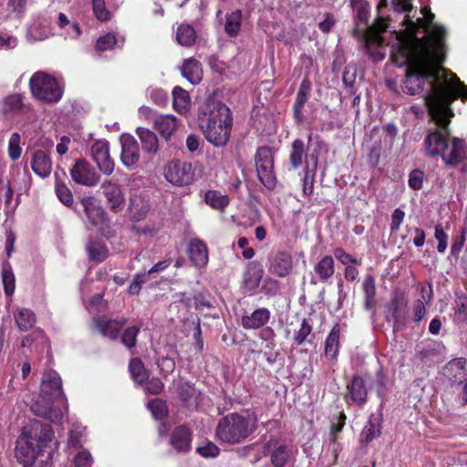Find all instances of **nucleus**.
<instances>
[{
  "instance_id": "obj_1",
  "label": "nucleus",
  "mask_w": 467,
  "mask_h": 467,
  "mask_svg": "<svg viewBox=\"0 0 467 467\" xmlns=\"http://www.w3.org/2000/svg\"><path fill=\"white\" fill-rule=\"evenodd\" d=\"M445 55L441 53V40L414 41L400 45L392 60L398 67L406 66L402 89L406 94L416 95L423 91L426 81L430 89L424 96L430 114L442 121L450 105L461 97L467 99V85L452 72L441 67Z\"/></svg>"
},
{
  "instance_id": "obj_2",
  "label": "nucleus",
  "mask_w": 467,
  "mask_h": 467,
  "mask_svg": "<svg viewBox=\"0 0 467 467\" xmlns=\"http://www.w3.org/2000/svg\"><path fill=\"white\" fill-rule=\"evenodd\" d=\"M431 116L441 129L426 136L423 142L425 155L431 158L441 157L446 166L457 167L467 158V153L465 141L462 139L451 138V147L449 146L451 133L448 126L450 118L453 116L451 109L445 113L442 121L433 114Z\"/></svg>"
},
{
  "instance_id": "obj_3",
  "label": "nucleus",
  "mask_w": 467,
  "mask_h": 467,
  "mask_svg": "<svg viewBox=\"0 0 467 467\" xmlns=\"http://www.w3.org/2000/svg\"><path fill=\"white\" fill-rule=\"evenodd\" d=\"M198 122L206 140L215 147H223L230 139L233 119L230 109L213 98L198 108Z\"/></svg>"
},
{
  "instance_id": "obj_4",
  "label": "nucleus",
  "mask_w": 467,
  "mask_h": 467,
  "mask_svg": "<svg viewBox=\"0 0 467 467\" xmlns=\"http://www.w3.org/2000/svg\"><path fill=\"white\" fill-rule=\"evenodd\" d=\"M257 421L254 414L229 413L219 420L215 430L216 438L228 445L243 443L256 431Z\"/></svg>"
},
{
  "instance_id": "obj_5",
  "label": "nucleus",
  "mask_w": 467,
  "mask_h": 467,
  "mask_svg": "<svg viewBox=\"0 0 467 467\" xmlns=\"http://www.w3.org/2000/svg\"><path fill=\"white\" fill-rule=\"evenodd\" d=\"M421 14L424 17H419L416 21L407 15L404 17L402 25L404 28V40L400 45L410 43L414 38H425L427 41H434L436 38L441 40V53L446 54L445 37L446 30L443 26L433 23L434 14L429 11L426 7L421 9Z\"/></svg>"
},
{
  "instance_id": "obj_6",
  "label": "nucleus",
  "mask_w": 467,
  "mask_h": 467,
  "mask_svg": "<svg viewBox=\"0 0 467 467\" xmlns=\"http://www.w3.org/2000/svg\"><path fill=\"white\" fill-rule=\"evenodd\" d=\"M139 115L140 119L151 123L152 129L167 142L172 139L182 125L181 120L174 115L161 114L147 106L139 109Z\"/></svg>"
},
{
  "instance_id": "obj_7",
  "label": "nucleus",
  "mask_w": 467,
  "mask_h": 467,
  "mask_svg": "<svg viewBox=\"0 0 467 467\" xmlns=\"http://www.w3.org/2000/svg\"><path fill=\"white\" fill-rule=\"evenodd\" d=\"M29 87L35 98L47 103H57L63 90L55 78L46 72H36L30 78Z\"/></svg>"
},
{
  "instance_id": "obj_8",
  "label": "nucleus",
  "mask_w": 467,
  "mask_h": 467,
  "mask_svg": "<svg viewBox=\"0 0 467 467\" xmlns=\"http://www.w3.org/2000/svg\"><path fill=\"white\" fill-rule=\"evenodd\" d=\"M350 6L356 13L353 36L359 38L370 31L385 32L388 25L382 17H379L374 24L368 26L369 5L367 0H350Z\"/></svg>"
},
{
  "instance_id": "obj_9",
  "label": "nucleus",
  "mask_w": 467,
  "mask_h": 467,
  "mask_svg": "<svg viewBox=\"0 0 467 467\" xmlns=\"http://www.w3.org/2000/svg\"><path fill=\"white\" fill-rule=\"evenodd\" d=\"M385 308V318L388 322L393 323V331L401 330L408 318V300L404 293L400 290L394 291Z\"/></svg>"
},
{
  "instance_id": "obj_10",
  "label": "nucleus",
  "mask_w": 467,
  "mask_h": 467,
  "mask_svg": "<svg viewBox=\"0 0 467 467\" xmlns=\"http://www.w3.org/2000/svg\"><path fill=\"white\" fill-rule=\"evenodd\" d=\"M254 161L260 182L267 189H274L276 178L274 172V152L272 149L267 146L258 148L254 155Z\"/></svg>"
},
{
  "instance_id": "obj_11",
  "label": "nucleus",
  "mask_w": 467,
  "mask_h": 467,
  "mask_svg": "<svg viewBox=\"0 0 467 467\" xmlns=\"http://www.w3.org/2000/svg\"><path fill=\"white\" fill-rule=\"evenodd\" d=\"M164 176L174 185H188L194 180V171L191 163L173 161L165 167Z\"/></svg>"
},
{
  "instance_id": "obj_12",
  "label": "nucleus",
  "mask_w": 467,
  "mask_h": 467,
  "mask_svg": "<svg viewBox=\"0 0 467 467\" xmlns=\"http://www.w3.org/2000/svg\"><path fill=\"white\" fill-rule=\"evenodd\" d=\"M72 181L80 185L93 187L99 182L100 175L95 168L85 159H78L70 169Z\"/></svg>"
},
{
  "instance_id": "obj_13",
  "label": "nucleus",
  "mask_w": 467,
  "mask_h": 467,
  "mask_svg": "<svg viewBox=\"0 0 467 467\" xmlns=\"http://www.w3.org/2000/svg\"><path fill=\"white\" fill-rule=\"evenodd\" d=\"M90 152L99 170L107 176L111 175L114 171L115 162L110 157L109 143L107 140H97L92 144Z\"/></svg>"
},
{
  "instance_id": "obj_14",
  "label": "nucleus",
  "mask_w": 467,
  "mask_h": 467,
  "mask_svg": "<svg viewBox=\"0 0 467 467\" xmlns=\"http://www.w3.org/2000/svg\"><path fill=\"white\" fill-rule=\"evenodd\" d=\"M59 404L55 400L39 396L31 405V411L36 416L49 420L53 423H60L63 418V411Z\"/></svg>"
},
{
  "instance_id": "obj_15",
  "label": "nucleus",
  "mask_w": 467,
  "mask_h": 467,
  "mask_svg": "<svg viewBox=\"0 0 467 467\" xmlns=\"http://www.w3.org/2000/svg\"><path fill=\"white\" fill-rule=\"evenodd\" d=\"M37 448H39L32 439L25 436L23 431L16 441V457L24 467H36V460Z\"/></svg>"
},
{
  "instance_id": "obj_16",
  "label": "nucleus",
  "mask_w": 467,
  "mask_h": 467,
  "mask_svg": "<svg viewBox=\"0 0 467 467\" xmlns=\"http://www.w3.org/2000/svg\"><path fill=\"white\" fill-rule=\"evenodd\" d=\"M22 430L24 435L32 439L38 447L46 446L54 436L49 425L43 424L36 420H30Z\"/></svg>"
},
{
  "instance_id": "obj_17",
  "label": "nucleus",
  "mask_w": 467,
  "mask_h": 467,
  "mask_svg": "<svg viewBox=\"0 0 467 467\" xmlns=\"http://www.w3.org/2000/svg\"><path fill=\"white\" fill-rule=\"evenodd\" d=\"M39 396L55 400L57 403L64 400L62 381L57 372L49 371L44 375Z\"/></svg>"
},
{
  "instance_id": "obj_18",
  "label": "nucleus",
  "mask_w": 467,
  "mask_h": 467,
  "mask_svg": "<svg viewBox=\"0 0 467 467\" xmlns=\"http://www.w3.org/2000/svg\"><path fill=\"white\" fill-rule=\"evenodd\" d=\"M121 163L127 168L134 167L140 161V151L138 141L134 137L125 134L120 137Z\"/></svg>"
},
{
  "instance_id": "obj_19",
  "label": "nucleus",
  "mask_w": 467,
  "mask_h": 467,
  "mask_svg": "<svg viewBox=\"0 0 467 467\" xmlns=\"http://www.w3.org/2000/svg\"><path fill=\"white\" fill-rule=\"evenodd\" d=\"M128 319L122 318L107 319L104 317H94L92 319V326L103 337H109L111 340H116L119 337L120 329L127 324Z\"/></svg>"
},
{
  "instance_id": "obj_20",
  "label": "nucleus",
  "mask_w": 467,
  "mask_h": 467,
  "mask_svg": "<svg viewBox=\"0 0 467 467\" xmlns=\"http://www.w3.org/2000/svg\"><path fill=\"white\" fill-rule=\"evenodd\" d=\"M100 190L107 199L109 209L116 213L123 205L125 197L120 186L109 180L103 182Z\"/></svg>"
},
{
  "instance_id": "obj_21",
  "label": "nucleus",
  "mask_w": 467,
  "mask_h": 467,
  "mask_svg": "<svg viewBox=\"0 0 467 467\" xmlns=\"http://www.w3.org/2000/svg\"><path fill=\"white\" fill-rule=\"evenodd\" d=\"M368 389L365 381L359 375H354L347 385L345 400H350L358 405H363L367 401Z\"/></svg>"
},
{
  "instance_id": "obj_22",
  "label": "nucleus",
  "mask_w": 467,
  "mask_h": 467,
  "mask_svg": "<svg viewBox=\"0 0 467 467\" xmlns=\"http://www.w3.org/2000/svg\"><path fill=\"white\" fill-rule=\"evenodd\" d=\"M81 203L89 223L93 226L101 225L106 222V212L94 197H85Z\"/></svg>"
},
{
  "instance_id": "obj_23",
  "label": "nucleus",
  "mask_w": 467,
  "mask_h": 467,
  "mask_svg": "<svg viewBox=\"0 0 467 467\" xmlns=\"http://www.w3.org/2000/svg\"><path fill=\"white\" fill-rule=\"evenodd\" d=\"M380 33L370 31L358 38L364 40L367 52L374 61H380L385 57L383 38L380 36Z\"/></svg>"
},
{
  "instance_id": "obj_24",
  "label": "nucleus",
  "mask_w": 467,
  "mask_h": 467,
  "mask_svg": "<svg viewBox=\"0 0 467 467\" xmlns=\"http://www.w3.org/2000/svg\"><path fill=\"white\" fill-rule=\"evenodd\" d=\"M293 269V259L291 254L285 252H279L270 261L268 271L279 277L290 275Z\"/></svg>"
},
{
  "instance_id": "obj_25",
  "label": "nucleus",
  "mask_w": 467,
  "mask_h": 467,
  "mask_svg": "<svg viewBox=\"0 0 467 467\" xmlns=\"http://www.w3.org/2000/svg\"><path fill=\"white\" fill-rule=\"evenodd\" d=\"M264 267L257 261H252L247 264L244 274V286L246 290L253 292L258 288L263 276Z\"/></svg>"
},
{
  "instance_id": "obj_26",
  "label": "nucleus",
  "mask_w": 467,
  "mask_h": 467,
  "mask_svg": "<svg viewBox=\"0 0 467 467\" xmlns=\"http://www.w3.org/2000/svg\"><path fill=\"white\" fill-rule=\"evenodd\" d=\"M187 252L194 266L201 268L207 265L209 259L208 248L203 241L197 238L192 239Z\"/></svg>"
},
{
  "instance_id": "obj_27",
  "label": "nucleus",
  "mask_w": 467,
  "mask_h": 467,
  "mask_svg": "<svg viewBox=\"0 0 467 467\" xmlns=\"http://www.w3.org/2000/svg\"><path fill=\"white\" fill-rule=\"evenodd\" d=\"M311 89V83L308 79H304L299 87V89L296 93V98L294 103V118L297 124H301L305 120V116L303 114V108L306 103L309 96V92Z\"/></svg>"
},
{
  "instance_id": "obj_28",
  "label": "nucleus",
  "mask_w": 467,
  "mask_h": 467,
  "mask_svg": "<svg viewBox=\"0 0 467 467\" xmlns=\"http://www.w3.org/2000/svg\"><path fill=\"white\" fill-rule=\"evenodd\" d=\"M31 168L41 178L49 176L52 170V161L48 153L42 150H36L32 156Z\"/></svg>"
},
{
  "instance_id": "obj_29",
  "label": "nucleus",
  "mask_w": 467,
  "mask_h": 467,
  "mask_svg": "<svg viewBox=\"0 0 467 467\" xmlns=\"http://www.w3.org/2000/svg\"><path fill=\"white\" fill-rule=\"evenodd\" d=\"M171 444L179 452H186L191 448V432L185 426H179L171 435Z\"/></svg>"
},
{
  "instance_id": "obj_30",
  "label": "nucleus",
  "mask_w": 467,
  "mask_h": 467,
  "mask_svg": "<svg viewBox=\"0 0 467 467\" xmlns=\"http://www.w3.org/2000/svg\"><path fill=\"white\" fill-rule=\"evenodd\" d=\"M270 311L267 308L254 310L250 316L242 317V325L245 329H257L268 322Z\"/></svg>"
},
{
  "instance_id": "obj_31",
  "label": "nucleus",
  "mask_w": 467,
  "mask_h": 467,
  "mask_svg": "<svg viewBox=\"0 0 467 467\" xmlns=\"http://www.w3.org/2000/svg\"><path fill=\"white\" fill-rule=\"evenodd\" d=\"M136 134L139 137L142 150L147 153H157L159 150V139L157 135L147 128L138 127Z\"/></svg>"
},
{
  "instance_id": "obj_32",
  "label": "nucleus",
  "mask_w": 467,
  "mask_h": 467,
  "mask_svg": "<svg viewBox=\"0 0 467 467\" xmlns=\"http://www.w3.org/2000/svg\"><path fill=\"white\" fill-rule=\"evenodd\" d=\"M181 70L182 75L192 85H196L202 80V64L192 57L184 61Z\"/></svg>"
},
{
  "instance_id": "obj_33",
  "label": "nucleus",
  "mask_w": 467,
  "mask_h": 467,
  "mask_svg": "<svg viewBox=\"0 0 467 467\" xmlns=\"http://www.w3.org/2000/svg\"><path fill=\"white\" fill-rule=\"evenodd\" d=\"M381 433V424L378 417L371 414L368 423L360 433V442L368 445Z\"/></svg>"
},
{
  "instance_id": "obj_34",
  "label": "nucleus",
  "mask_w": 467,
  "mask_h": 467,
  "mask_svg": "<svg viewBox=\"0 0 467 467\" xmlns=\"http://www.w3.org/2000/svg\"><path fill=\"white\" fill-rule=\"evenodd\" d=\"M129 210L131 220L139 222L146 217L150 205L141 196L133 195L130 199Z\"/></svg>"
},
{
  "instance_id": "obj_35",
  "label": "nucleus",
  "mask_w": 467,
  "mask_h": 467,
  "mask_svg": "<svg viewBox=\"0 0 467 467\" xmlns=\"http://www.w3.org/2000/svg\"><path fill=\"white\" fill-rule=\"evenodd\" d=\"M315 274L320 282H327L335 272L334 259L330 255L321 258L314 266Z\"/></svg>"
},
{
  "instance_id": "obj_36",
  "label": "nucleus",
  "mask_w": 467,
  "mask_h": 467,
  "mask_svg": "<svg viewBox=\"0 0 467 467\" xmlns=\"http://www.w3.org/2000/svg\"><path fill=\"white\" fill-rule=\"evenodd\" d=\"M340 327L336 324L329 332L325 343V355L327 358L336 359L339 348Z\"/></svg>"
},
{
  "instance_id": "obj_37",
  "label": "nucleus",
  "mask_w": 467,
  "mask_h": 467,
  "mask_svg": "<svg viewBox=\"0 0 467 467\" xmlns=\"http://www.w3.org/2000/svg\"><path fill=\"white\" fill-rule=\"evenodd\" d=\"M306 150L305 142L300 139H296L292 145L289 154V163L293 169L299 168L303 163V159H306Z\"/></svg>"
},
{
  "instance_id": "obj_38",
  "label": "nucleus",
  "mask_w": 467,
  "mask_h": 467,
  "mask_svg": "<svg viewBox=\"0 0 467 467\" xmlns=\"http://www.w3.org/2000/svg\"><path fill=\"white\" fill-rule=\"evenodd\" d=\"M15 320L21 331H28L36 324V316L34 312L28 308H19L15 314Z\"/></svg>"
},
{
  "instance_id": "obj_39",
  "label": "nucleus",
  "mask_w": 467,
  "mask_h": 467,
  "mask_svg": "<svg viewBox=\"0 0 467 467\" xmlns=\"http://www.w3.org/2000/svg\"><path fill=\"white\" fill-rule=\"evenodd\" d=\"M177 42L182 47H192L196 41L194 28L188 24H182L176 31Z\"/></svg>"
},
{
  "instance_id": "obj_40",
  "label": "nucleus",
  "mask_w": 467,
  "mask_h": 467,
  "mask_svg": "<svg viewBox=\"0 0 467 467\" xmlns=\"http://www.w3.org/2000/svg\"><path fill=\"white\" fill-rule=\"evenodd\" d=\"M363 292H364V307L366 310H370L376 305L375 279L371 275H367L364 279Z\"/></svg>"
},
{
  "instance_id": "obj_41",
  "label": "nucleus",
  "mask_w": 467,
  "mask_h": 467,
  "mask_svg": "<svg viewBox=\"0 0 467 467\" xmlns=\"http://www.w3.org/2000/svg\"><path fill=\"white\" fill-rule=\"evenodd\" d=\"M173 108L181 113H186L190 107V96L188 92L181 87H175L172 91Z\"/></svg>"
},
{
  "instance_id": "obj_42",
  "label": "nucleus",
  "mask_w": 467,
  "mask_h": 467,
  "mask_svg": "<svg viewBox=\"0 0 467 467\" xmlns=\"http://www.w3.org/2000/svg\"><path fill=\"white\" fill-rule=\"evenodd\" d=\"M241 23L242 12L240 10L227 14L224 24L225 33L232 37L236 36L240 32Z\"/></svg>"
},
{
  "instance_id": "obj_43",
  "label": "nucleus",
  "mask_w": 467,
  "mask_h": 467,
  "mask_svg": "<svg viewBox=\"0 0 467 467\" xmlns=\"http://www.w3.org/2000/svg\"><path fill=\"white\" fill-rule=\"evenodd\" d=\"M87 251L89 259L95 262H102L109 255V251L106 245L95 240H89L87 244Z\"/></svg>"
},
{
  "instance_id": "obj_44",
  "label": "nucleus",
  "mask_w": 467,
  "mask_h": 467,
  "mask_svg": "<svg viewBox=\"0 0 467 467\" xmlns=\"http://www.w3.org/2000/svg\"><path fill=\"white\" fill-rule=\"evenodd\" d=\"M23 98L20 94H11L3 100L2 112L4 114H16L23 109Z\"/></svg>"
},
{
  "instance_id": "obj_45",
  "label": "nucleus",
  "mask_w": 467,
  "mask_h": 467,
  "mask_svg": "<svg viewBox=\"0 0 467 467\" xmlns=\"http://www.w3.org/2000/svg\"><path fill=\"white\" fill-rule=\"evenodd\" d=\"M129 369L132 379L139 384H142L148 379L147 371L140 358H131L129 364Z\"/></svg>"
},
{
  "instance_id": "obj_46",
  "label": "nucleus",
  "mask_w": 467,
  "mask_h": 467,
  "mask_svg": "<svg viewBox=\"0 0 467 467\" xmlns=\"http://www.w3.org/2000/svg\"><path fill=\"white\" fill-rule=\"evenodd\" d=\"M205 202L214 209L223 210L229 204V198L220 192L208 191L205 193Z\"/></svg>"
},
{
  "instance_id": "obj_47",
  "label": "nucleus",
  "mask_w": 467,
  "mask_h": 467,
  "mask_svg": "<svg viewBox=\"0 0 467 467\" xmlns=\"http://www.w3.org/2000/svg\"><path fill=\"white\" fill-rule=\"evenodd\" d=\"M289 458V450L285 445H280L271 454V462L274 467H284Z\"/></svg>"
},
{
  "instance_id": "obj_48",
  "label": "nucleus",
  "mask_w": 467,
  "mask_h": 467,
  "mask_svg": "<svg viewBox=\"0 0 467 467\" xmlns=\"http://www.w3.org/2000/svg\"><path fill=\"white\" fill-rule=\"evenodd\" d=\"M140 332V327L132 326L127 327L121 335V343L128 348H132L137 344V336Z\"/></svg>"
},
{
  "instance_id": "obj_49",
  "label": "nucleus",
  "mask_w": 467,
  "mask_h": 467,
  "mask_svg": "<svg viewBox=\"0 0 467 467\" xmlns=\"http://www.w3.org/2000/svg\"><path fill=\"white\" fill-rule=\"evenodd\" d=\"M2 279L5 294L11 296L15 291V275L10 265H4L2 269Z\"/></svg>"
},
{
  "instance_id": "obj_50",
  "label": "nucleus",
  "mask_w": 467,
  "mask_h": 467,
  "mask_svg": "<svg viewBox=\"0 0 467 467\" xmlns=\"http://www.w3.org/2000/svg\"><path fill=\"white\" fill-rule=\"evenodd\" d=\"M116 36L112 33H108L96 41L95 48L98 51H107L112 49L117 45Z\"/></svg>"
},
{
  "instance_id": "obj_51",
  "label": "nucleus",
  "mask_w": 467,
  "mask_h": 467,
  "mask_svg": "<svg viewBox=\"0 0 467 467\" xmlns=\"http://www.w3.org/2000/svg\"><path fill=\"white\" fill-rule=\"evenodd\" d=\"M21 137L15 132L11 135L8 143V155L12 161H16L21 156L22 149L20 147Z\"/></svg>"
},
{
  "instance_id": "obj_52",
  "label": "nucleus",
  "mask_w": 467,
  "mask_h": 467,
  "mask_svg": "<svg viewBox=\"0 0 467 467\" xmlns=\"http://www.w3.org/2000/svg\"><path fill=\"white\" fill-rule=\"evenodd\" d=\"M56 193L66 206L70 207L73 204V194L64 183L58 182L56 183Z\"/></svg>"
},
{
  "instance_id": "obj_53",
  "label": "nucleus",
  "mask_w": 467,
  "mask_h": 467,
  "mask_svg": "<svg viewBox=\"0 0 467 467\" xmlns=\"http://www.w3.org/2000/svg\"><path fill=\"white\" fill-rule=\"evenodd\" d=\"M178 393L183 402L189 403L191 400L196 395L197 390L193 384L189 382H182L178 388Z\"/></svg>"
},
{
  "instance_id": "obj_54",
  "label": "nucleus",
  "mask_w": 467,
  "mask_h": 467,
  "mask_svg": "<svg viewBox=\"0 0 467 467\" xmlns=\"http://www.w3.org/2000/svg\"><path fill=\"white\" fill-rule=\"evenodd\" d=\"M93 12L96 17L104 22L110 18V13L108 11L105 5L104 0H92Z\"/></svg>"
},
{
  "instance_id": "obj_55",
  "label": "nucleus",
  "mask_w": 467,
  "mask_h": 467,
  "mask_svg": "<svg viewBox=\"0 0 467 467\" xmlns=\"http://www.w3.org/2000/svg\"><path fill=\"white\" fill-rule=\"evenodd\" d=\"M312 327L310 324L306 319H303L299 330L295 335V342L299 346L302 345L306 340V337L310 335Z\"/></svg>"
},
{
  "instance_id": "obj_56",
  "label": "nucleus",
  "mask_w": 467,
  "mask_h": 467,
  "mask_svg": "<svg viewBox=\"0 0 467 467\" xmlns=\"http://www.w3.org/2000/svg\"><path fill=\"white\" fill-rule=\"evenodd\" d=\"M435 238L438 241L437 250L439 253H444L447 248L448 235L444 232L442 226L438 224L435 226Z\"/></svg>"
},
{
  "instance_id": "obj_57",
  "label": "nucleus",
  "mask_w": 467,
  "mask_h": 467,
  "mask_svg": "<svg viewBox=\"0 0 467 467\" xmlns=\"http://www.w3.org/2000/svg\"><path fill=\"white\" fill-rule=\"evenodd\" d=\"M334 256L343 265H348L349 263L355 265L361 264V260H358L357 258L353 257L351 254L346 253L345 250L340 247H337L334 250Z\"/></svg>"
},
{
  "instance_id": "obj_58",
  "label": "nucleus",
  "mask_w": 467,
  "mask_h": 467,
  "mask_svg": "<svg viewBox=\"0 0 467 467\" xmlns=\"http://www.w3.org/2000/svg\"><path fill=\"white\" fill-rule=\"evenodd\" d=\"M259 337H260L261 339L265 341V348H268V349H274L275 348V334L274 330L271 327H267L263 328L259 332Z\"/></svg>"
},
{
  "instance_id": "obj_59",
  "label": "nucleus",
  "mask_w": 467,
  "mask_h": 467,
  "mask_svg": "<svg viewBox=\"0 0 467 467\" xmlns=\"http://www.w3.org/2000/svg\"><path fill=\"white\" fill-rule=\"evenodd\" d=\"M92 463V456L91 454L84 450L75 456L74 458V466L75 467H89Z\"/></svg>"
},
{
  "instance_id": "obj_60",
  "label": "nucleus",
  "mask_w": 467,
  "mask_h": 467,
  "mask_svg": "<svg viewBox=\"0 0 467 467\" xmlns=\"http://www.w3.org/2000/svg\"><path fill=\"white\" fill-rule=\"evenodd\" d=\"M197 451L203 457H215L219 454V448L213 442L208 441L198 447Z\"/></svg>"
},
{
  "instance_id": "obj_61",
  "label": "nucleus",
  "mask_w": 467,
  "mask_h": 467,
  "mask_svg": "<svg viewBox=\"0 0 467 467\" xmlns=\"http://www.w3.org/2000/svg\"><path fill=\"white\" fill-rule=\"evenodd\" d=\"M423 172L420 170H414L410 173L409 185L413 190H420L422 187Z\"/></svg>"
},
{
  "instance_id": "obj_62",
  "label": "nucleus",
  "mask_w": 467,
  "mask_h": 467,
  "mask_svg": "<svg viewBox=\"0 0 467 467\" xmlns=\"http://www.w3.org/2000/svg\"><path fill=\"white\" fill-rule=\"evenodd\" d=\"M405 213L400 208H397L391 215L390 231L391 233L397 232L403 222Z\"/></svg>"
},
{
  "instance_id": "obj_63",
  "label": "nucleus",
  "mask_w": 467,
  "mask_h": 467,
  "mask_svg": "<svg viewBox=\"0 0 467 467\" xmlns=\"http://www.w3.org/2000/svg\"><path fill=\"white\" fill-rule=\"evenodd\" d=\"M150 99L157 105H163L167 101V93L161 88H153L150 92Z\"/></svg>"
},
{
  "instance_id": "obj_64",
  "label": "nucleus",
  "mask_w": 467,
  "mask_h": 467,
  "mask_svg": "<svg viewBox=\"0 0 467 467\" xmlns=\"http://www.w3.org/2000/svg\"><path fill=\"white\" fill-rule=\"evenodd\" d=\"M335 24H336V21L334 19L333 15L331 13L327 12L325 14V19L318 23V28L323 33L327 34L331 31V29L333 28Z\"/></svg>"
}]
</instances>
